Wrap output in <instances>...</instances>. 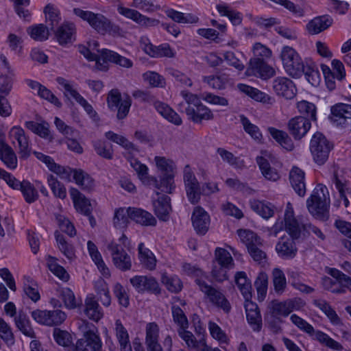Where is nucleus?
Masks as SVG:
<instances>
[{
    "label": "nucleus",
    "mask_w": 351,
    "mask_h": 351,
    "mask_svg": "<svg viewBox=\"0 0 351 351\" xmlns=\"http://www.w3.org/2000/svg\"><path fill=\"white\" fill-rule=\"evenodd\" d=\"M182 95L184 101L179 104L178 110L186 113L189 119L195 123H201L203 120L213 119L210 109L201 102L197 95L189 92H182Z\"/></svg>",
    "instance_id": "obj_1"
},
{
    "label": "nucleus",
    "mask_w": 351,
    "mask_h": 351,
    "mask_svg": "<svg viewBox=\"0 0 351 351\" xmlns=\"http://www.w3.org/2000/svg\"><path fill=\"white\" fill-rule=\"evenodd\" d=\"M73 13L88 25L98 34L101 35L111 34L118 31V26L115 25L106 16L101 13H95L88 10H83L81 8H74Z\"/></svg>",
    "instance_id": "obj_2"
},
{
    "label": "nucleus",
    "mask_w": 351,
    "mask_h": 351,
    "mask_svg": "<svg viewBox=\"0 0 351 351\" xmlns=\"http://www.w3.org/2000/svg\"><path fill=\"white\" fill-rule=\"evenodd\" d=\"M290 319L298 328L313 337L314 339L317 340L322 345L335 351L343 350V347L340 343L321 330H315L311 324L296 314L291 315Z\"/></svg>",
    "instance_id": "obj_3"
},
{
    "label": "nucleus",
    "mask_w": 351,
    "mask_h": 351,
    "mask_svg": "<svg viewBox=\"0 0 351 351\" xmlns=\"http://www.w3.org/2000/svg\"><path fill=\"white\" fill-rule=\"evenodd\" d=\"M214 255L211 276L216 281L222 282L228 280V271L234 266V260L227 250L219 247L215 249Z\"/></svg>",
    "instance_id": "obj_4"
},
{
    "label": "nucleus",
    "mask_w": 351,
    "mask_h": 351,
    "mask_svg": "<svg viewBox=\"0 0 351 351\" xmlns=\"http://www.w3.org/2000/svg\"><path fill=\"white\" fill-rule=\"evenodd\" d=\"M327 188L318 184L313 191L312 194L306 200V206L309 213L315 218L325 220L327 219L328 205L324 192Z\"/></svg>",
    "instance_id": "obj_5"
},
{
    "label": "nucleus",
    "mask_w": 351,
    "mask_h": 351,
    "mask_svg": "<svg viewBox=\"0 0 351 351\" xmlns=\"http://www.w3.org/2000/svg\"><path fill=\"white\" fill-rule=\"evenodd\" d=\"M333 144L321 132H315L310 141V151L314 162L323 165L328 160Z\"/></svg>",
    "instance_id": "obj_6"
},
{
    "label": "nucleus",
    "mask_w": 351,
    "mask_h": 351,
    "mask_svg": "<svg viewBox=\"0 0 351 351\" xmlns=\"http://www.w3.org/2000/svg\"><path fill=\"white\" fill-rule=\"evenodd\" d=\"M280 58L284 69L289 75L299 78L303 75L305 63L293 47H284L281 51Z\"/></svg>",
    "instance_id": "obj_7"
},
{
    "label": "nucleus",
    "mask_w": 351,
    "mask_h": 351,
    "mask_svg": "<svg viewBox=\"0 0 351 351\" xmlns=\"http://www.w3.org/2000/svg\"><path fill=\"white\" fill-rule=\"evenodd\" d=\"M237 233L242 242L246 245L248 252L254 261L260 263L266 259V253L258 247L262 245L261 239L256 233L243 229L238 230Z\"/></svg>",
    "instance_id": "obj_8"
},
{
    "label": "nucleus",
    "mask_w": 351,
    "mask_h": 351,
    "mask_svg": "<svg viewBox=\"0 0 351 351\" xmlns=\"http://www.w3.org/2000/svg\"><path fill=\"white\" fill-rule=\"evenodd\" d=\"M195 282L198 285L199 290L204 293L210 303L216 307L222 309L226 313L230 312V303L219 290L209 285L203 279L197 278L195 280Z\"/></svg>",
    "instance_id": "obj_9"
},
{
    "label": "nucleus",
    "mask_w": 351,
    "mask_h": 351,
    "mask_svg": "<svg viewBox=\"0 0 351 351\" xmlns=\"http://www.w3.org/2000/svg\"><path fill=\"white\" fill-rule=\"evenodd\" d=\"M8 137L12 145L17 143L19 158L27 160L32 154L31 141L24 129L19 125L12 127L8 132Z\"/></svg>",
    "instance_id": "obj_10"
},
{
    "label": "nucleus",
    "mask_w": 351,
    "mask_h": 351,
    "mask_svg": "<svg viewBox=\"0 0 351 351\" xmlns=\"http://www.w3.org/2000/svg\"><path fill=\"white\" fill-rule=\"evenodd\" d=\"M130 282L134 290L141 294L159 295L161 293L158 282L150 275H135L130 279Z\"/></svg>",
    "instance_id": "obj_11"
},
{
    "label": "nucleus",
    "mask_w": 351,
    "mask_h": 351,
    "mask_svg": "<svg viewBox=\"0 0 351 351\" xmlns=\"http://www.w3.org/2000/svg\"><path fill=\"white\" fill-rule=\"evenodd\" d=\"M33 319L39 324L47 326H57L62 324L66 318V315L61 310L36 309L31 313Z\"/></svg>",
    "instance_id": "obj_12"
},
{
    "label": "nucleus",
    "mask_w": 351,
    "mask_h": 351,
    "mask_svg": "<svg viewBox=\"0 0 351 351\" xmlns=\"http://www.w3.org/2000/svg\"><path fill=\"white\" fill-rule=\"evenodd\" d=\"M107 249L110 252L114 265L121 271H127L132 269L130 256L117 243L111 241L107 245Z\"/></svg>",
    "instance_id": "obj_13"
},
{
    "label": "nucleus",
    "mask_w": 351,
    "mask_h": 351,
    "mask_svg": "<svg viewBox=\"0 0 351 351\" xmlns=\"http://www.w3.org/2000/svg\"><path fill=\"white\" fill-rule=\"evenodd\" d=\"M330 119L332 123L340 128H346L351 123V104L337 103L330 108Z\"/></svg>",
    "instance_id": "obj_14"
},
{
    "label": "nucleus",
    "mask_w": 351,
    "mask_h": 351,
    "mask_svg": "<svg viewBox=\"0 0 351 351\" xmlns=\"http://www.w3.org/2000/svg\"><path fill=\"white\" fill-rule=\"evenodd\" d=\"M102 346L99 335L88 330L76 341L73 351H102Z\"/></svg>",
    "instance_id": "obj_15"
},
{
    "label": "nucleus",
    "mask_w": 351,
    "mask_h": 351,
    "mask_svg": "<svg viewBox=\"0 0 351 351\" xmlns=\"http://www.w3.org/2000/svg\"><path fill=\"white\" fill-rule=\"evenodd\" d=\"M246 73L261 79L267 80L273 77L276 71L273 67L267 64L263 58L253 57L250 60L249 66Z\"/></svg>",
    "instance_id": "obj_16"
},
{
    "label": "nucleus",
    "mask_w": 351,
    "mask_h": 351,
    "mask_svg": "<svg viewBox=\"0 0 351 351\" xmlns=\"http://www.w3.org/2000/svg\"><path fill=\"white\" fill-rule=\"evenodd\" d=\"M265 156H258L256 158V162L261 171L263 176L269 180L276 181L280 176L278 171L271 167V163H274L275 157L267 151L262 152Z\"/></svg>",
    "instance_id": "obj_17"
},
{
    "label": "nucleus",
    "mask_w": 351,
    "mask_h": 351,
    "mask_svg": "<svg viewBox=\"0 0 351 351\" xmlns=\"http://www.w3.org/2000/svg\"><path fill=\"white\" fill-rule=\"evenodd\" d=\"M311 127L310 120L304 116H296L288 122V130L295 140L302 139Z\"/></svg>",
    "instance_id": "obj_18"
},
{
    "label": "nucleus",
    "mask_w": 351,
    "mask_h": 351,
    "mask_svg": "<svg viewBox=\"0 0 351 351\" xmlns=\"http://www.w3.org/2000/svg\"><path fill=\"white\" fill-rule=\"evenodd\" d=\"M272 88L276 95L287 99H293L297 92L293 82L286 77H278L272 82Z\"/></svg>",
    "instance_id": "obj_19"
},
{
    "label": "nucleus",
    "mask_w": 351,
    "mask_h": 351,
    "mask_svg": "<svg viewBox=\"0 0 351 351\" xmlns=\"http://www.w3.org/2000/svg\"><path fill=\"white\" fill-rule=\"evenodd\" d=\"M331 182L339 192L341 199H343L344 206L348 208L350 205L348 195L351 196L350 182L346 178L343 172L339 171H334L331 177Z\"/></svg>",
    "instance_id": "obj_20"
},
{
    "label": "nucleus",
    "mask_w": 351,
    "mask_h": 351,
    "mask_svg": "<svg viewBox=\"0 0 351 351\" xmlns=\"http://www.w3.org/2000/svg\"><path fill=\"white\" fill-rule=\"evenodd\" d=\"M158 195L157 199H152L153 211L160 221H167L169 219L170 213L171 211V198L165 194Z\"/></svg>",
    "instance_id": "obj_21"
},
{
    "label": "nucleus",
    "mask_w": 351,
    "mask_h": 351,
    "mask_svg": "<svg viewBox=\"0 0 351 351\" xmlns=\"http://www.w3.org/2000/svg\"><path fill=\"white\" fill-rule=\"evenodd\" d=\"M328 274L337 280L336 287H332L330 291L336 294L351 292V277L336 268H330Z\"/></svg>",
    "instance_id": "obj_22"
},
{
    "label": "nucleus",
    "mask_w": 351,
    "mask_h": 351,
    "mask_svg": "<svg viewBox=\"0 0 351 351\" xmlns=\"http://www.w3.org/2000/svg\"><path fill=\"white\" fill-rule=\"evenodd\" d=\"M192 224L199 235H204L208 232L210 225V216L202 208L197 207L194 209L192 217Z\"/></svg>",
    "instance_id": "obj_23"
},
{
    "label": "nucleus",
    "mask_w": 351,
    "mask_h": 351,
    "mask_svg": "<svg viewBox=\"0 0 351 351\" xmlns=\"http://www.w3.org/2000/svg\"><path fill=\"white\" fill-rule=\"evenodd\" d=\"M285 230L291 237V239H298L301 236L302 230H306V225H301L294 217L292 208H287L285 213Z\"/></svg>",
    "instance_id": "obj_24"
},
{
    "label": "nucleus",
    "mask_w": 351,
    "mask_h": 351,
    "mask_svg": "<svg viewBox=\"0 0 351 351\" xmlns=\"http://www.w3.org/2000/svg\"><path fill=\"white\" fill-rule=\"evenodd\" d=\"M237 88L239 90V91L245 94L256 101L269 105H272L275 103L274 97L258 90L256 88L240 83L237 84Z\"/></svg>",
    "instance_id": "obj_25"
},
{
    "label": "nucleus",
    "mask_w": 351,
    "mask_h": 351,
    "mask_svg": "<svg viewBox=\"0 0 351 351\" xmlns=\"http://www.w3.org/2000/svg\"><path fill=\"white\" fill-rule=\"evenodd\" d=\"M155 110L169 122L179 126L182 124L180 116L168 104L156 99L153 104Z\"/></svg>",
    "instance_id": "obj_26"
},
{
    "label": "nucleus",
    "mask_w": 351,
    "mask_h": 351,
    "mask_svg": "<svg viewBox=\"0 0 351 351\" xmlns=\"http://www.w3.org/2000/svg\"><path fill=\"white\" fill-rule=\"evenodd\" d=\"M293 239L281 238L276 245V251L279 257L283 259H293L297 254L298 248Z\"/></svg>",
    "instance_id": "obj_27"
},
{
    "label": "nucleus",
    "mask_w": 351,
    "mask_h": 351,
    "mask_svg": "<svg viewBox=\"0 0 351 351\" xmlns=\"http://www.w3.org/2000/svg\"><path fill=\"white\" fill-rule=\"evenodd\" d=\"M69 193L75 210L84 215H90L93 210L90 200L75 188L71 187Z\"/></svg>",
    "instance_id": "obj_28"
},
{
    "label": "nucleus",
    "mask_w": 351,
    "mask_h": 351,
    "mask_svg": "<svg viewBox=\"0 0 351 351\" xmlns=\"http://www.w3.org/2000/svg\"><path fill=\"white\" fill-rule=\"evenodd\" d=\"M305 173L298 167H293L289 172V181L295 192L300 197L306 194Z\"/></svg>",
    "instance_id": "obj_29"
},
{
    "label": "nucleus",
    "mask_w": 351,
    "mask_h": 351,
    "mask_svg": "<svg viewBox=\"0 0 351 351\" xmlns=\"http://www.w3.org/2000/svg\"><path fill=\"white\" fill-rule=\"evenodd\" d=\"M130 210V219L143 226H156V219L153 215L140 208L132 207Z\"/></svg>",
    "instance_id": "obj_30"
},
{
    "label": "nucleus",
    "mask_w": 351,
    "mask_h": 351,
    "mask_svg": "<svg viewBox=\"0 0 351 351\" xmlns=\"http://www.w3.org/2000/svg\"><path fill=\"white\" fill-rule=\"evenodd\" d=\"M0 160L10 170H14L18 166V158L14 149L6 143H0Z\"/></svg>",
    "instance_id": "obj_31"
},
{
    "label": "nucleus",
    "mask_w": 351,
    "mask_h": 351,
    "mask_svg": "<svg viewBox=\"0 0 351 351\" xmlns=\"http://www.w3.org/2000/svg\"><path fill=\"white\" fill-rule=\"evenodd\" d=\"M143 50L152 58H173L175 56V53L169 43H162L156 46L151 43H148L145 44Z\"/></svg>",
    "instance_id": "obj_32"
},
{
    "label": "nucleus",
    "mask_w": 351,
    "mask_h": 351,
    "mask_svg": "<svg viewBox=\"0 0 351 351\" xmlns=\"http://www.w3.org/2000/svg\"><path fill=\"white\" fill-rule=\"evenodd\" d=\"M56 81L63 88V95L65 99L71 104H73L71 99L79 103L84 98L76 89V84L74 82L69 81L62 77H56Z\"/></svg>",
    "instance_id": "obj_33"
},
{
    "label": "nucleus",
    "mask_w": 351,
    "mask_h": 351,
    "mask_svg": "<svg viewBox=\"0 0 351 351\" xmlns=\"http://www.w3.org/2000/svg\"><path fill=\"white\" fill-rule=\"evenodd\" d=\"M16 328L25 336L35 338L36 333L32 326L31 321L23 311H19L14 319Z\"/></svg>",
    "instance_id": "obj_34"
},
{
    "label": "nucleus",
    "mask_w": 351,
    "mask_h": 351,
    "mask_svg": "<svg viewBox=\"0 0 351 351\" xmlns=\"http://www.w3.org/2000/svg\"><path fill=\"white\" fill-rule=\"evenodd\" d=\"M333 23L332 18L329 15H322L314 18L306 25V29L309 34H317L327 29Z\"/></svg>",
    "instance_id": "obj_35"
},
{
    "label": "nucleus",
    "mask_w": 351,
    "mask_h": 351,
    "mask_svg": "<svg viewBox=\"0 0 351 351\" xmlns=\"http://www.w3.org/2000/svg\"><path fill=\"white\" fill-rule=\"evenodd\" d=\"M25 126L35 134L49 142H52L54 138L49 130V124L45 121H42L40 123L27 121H25Z\"/></svg>",
    "instance_id": "obj_36"
},
{
    "label": "nucleus",
    "mask_w": 351,
    "mask_h": 351,
    "mask_svg": "<svg viewBox=\"0 0 351 351\" xmlns=\"http://www.w3.org/2000/svg\"><path fill=\"white\" fill-rule=\"evenodd\" d=\"M84 313L90 319L96 322L104 316L103 310L93 294L88 295L85 300Z\"/></svg>",
    "instance_id": "obj_37"
},
{
    "label": "nucleus",
    "mask_w": 351,
    "mask_h": 351,
    "mask_svg": "<svg viewBox=\"0 0 351 351\" xmlns=\"http://www.w3.org/2000/svg\"><path fill=\"white\" fill-rule=\"evenodd\" d=\"M75 26L73 23H66L60 26L56 32V37L60 45L72 43L75 40Z\"/></svg>",
    "instance_id": "obj_38"
},
{
    "label": "nucleus",
    "mask_w": 351,
    "mask_h": 351,
    "mask_svg": "<svg viewBox=\"0 0 351 351\" xmlns=\"http://www.w3.org/2000/svg\"><path fill=\"white\" fill-rule=\"evenodd\" d=\"M138 256L140 263L148 270H154L156 265V259L153 252L145 247L143 243L138 245Z\"/></svg>",
    "instance_id": "obj_39"
},
{
    "label": "nucleus",
    "mask_w": 351,
    "mask_h": 351,
    "mask_svg": "<svg viewBox=\"0 0 351 351\" xmlns=\"http://www.w3.org/2000/svg\"><path fill=\"white\" fill-rule=\"evenodd\" d=\"M267 131L271 136L284 149L292 151L294 148L293 143L288 134L274 127H269Z\"/></svg>",
    "instance_id": "obj_40"
},
{
    "label": "nucleus",
    "mask_w": 351,
    "mask_h": 351,
    "mask_svg": "<svg viewBox=\"0 0 351 351\" xmlns=\"http://www.w3.org/2000/svg\"><path fill=\"white\" fill-rule=\"evenodd\" d=\"M234 278L235 283L245 300L251 299L252 287L251 281L247 278L246 273L245 271H238L236 273Z\"/></svg>",
    "instance_id": "obj_41"
},
{
    "label": "nucleus",
    "mask_w": 351,
    "mask_h": 351,
    "mask_svg": "<svg viewBox=\"0 0 351 351\" xmlns=\"http://www.w3.org/2000/svg\"><path fill=\"white\" fill-rule=\"evenodd\" d=\"M231 79L226 73L204 76L203 82L214 89L223 90L230 84Z\"/></svg>",
    "instance_id": "obj_42"
},
{
    "label": "nucleus",
    "mask_w": 351,
    "mask_h": 351,
    "mask_svg": "<svg viewBox=\"0 0 351 351\" xmlns=\"http://www.w3.org/2000/svg\"><path fill=\"white\" fill-rule=\"evenodd\" d=\"M250 205L253 211L264 219H268L274 214V206L269 202L253 199L250 201Z\"/></svg>",
    "instance_id": "obj_43"
},
{
    "label": "nucleus",
    "mask_w": 351,
    "mask_h": 351,
    "mask_svg": "<svg viewBox=\"0 0 351 351\" xmlns=\"http://www.w3.org/2000/svg\"><path fill=\"white\" fill-rule=\"evenodd\" d=\"M130 165L136 172L138 178L145 184L151 185V182L156 183V178L149 176L148 174V167L146 165L141 163L137 159H132Z\"/></svg>",
    "instance_id": "obj_44"
},
{
    "label": "nucleus",
    "mask_w": 351,
    "mask_h": 351,
    "mask_svg": "<svg viewBox=\"0 0 351 351\" xmlns=\"http://www.w3.org/2000/svg\"><path fill=\"white\" fill-rule=\"evenodd\" d=\"M306 80L313 86L319 84L321 77L316 64L312 61H306L304 66V73Z\"/></svg>",
    "instance_id": "obj_45"
},
{
    "label": "nucleus",
    "mask_w": 351,
    "mask_h": 351,
    "mask_svg": "<svg viewBox=\"0 0 351 351\" xmlns=\"http://www.w3.org/2000/svg\"><path fill=\"white\" fill-rule=\"evenodd\" d=\"M104 58L108 60L110 62L125 69H130L134 64L132 60L121 56L117 52L110 49H106L104 53Z\"/></svg>",
    "instance_id": "obj_46"
},
{
    "label": "nucleus",
    "mask_w": 351,
    "mask_h": 351,
    "mask_svg": "<svg viewBox=\"0 0 351 351\" xmlns=\"http://www.w3.org/2000/svg\"><path fill=\"white\" fill-rule=\"evenodd\" d=\"M117 10L118 12L122 16H124L128 19H132L140 25H147L149 23V22L153 21L150 18H148L141 14L139 12H138L136 10L128 8L123 6H119Z\"/></svg>",
    "instance_id": "obj_47"
},
{
    "label": "nucleus",
    "mask_w": 351,
    "mask_h": 351,
    "mask_svg": "<svg viewBox=\"0 0 351 351\" xmlns=\"http://www.w3.org/2000/svg\"><path fill=\"white\" fill-rule=\"evenodd\" d=\"M161 282L167 289L171 293H178L183 288L182 280L176 275H169L165 273L162 275Z\"/></svg>",
    "instance_id": "obj_48"
},
{
    "label": "nucleus",
    "mask_w": 351,
    "mask_h": 351,
    "mask_svg": "<svg viewBox=\"0 0 351 351\" xmlns=\"http://www.w3.org/2000/svg\"><path fill=\"white\" fill-rule=\"evenodd\" d=\"M313 305L319 308L330 319L332 324H339L341 322L340 318L336 311L332 308L328 302L324 300H314Z\"/></svg>",
    "instance_id": "obj_49"
},
{
    "label": "nucleus",
    "mask_w": 351,
    "mask_h": 351,
    "mask_svg": "<svg viewBox=\"0 0 351 351\" xmlns=\"http://www.w3.org/2000/svg\"><path fill=\"white\" fill-rule=\"evenodd\" d=\"M174 173L162 174L160 182L156 179V183L151 182V185L167 193H172L176 186L174 184Z\"/></svg>",
    "instance_id": "obj_50"
},
{
    "label": "nucleus",
    "mask_w": 351,
    "mask_h": 351,
    "mask_svg": "<svg viewBox=\"0 0 351 351\" xmlns=\"http://www.w3.org/2000/svg\"><path fill=\"white\" fill-rule=\"evenodd\" d=\"M55 238L58 247L60 252L69 260H72L75 257V248L72 243L66 241L63 234L58 231L55 232Z\"/></svg>",
    "instance_id": "obj_51"
},
{
    "label": "nucleus",
    "mask_w": 351,
    "mask_h": 351,
    "mask_svg": "<svg viewBox=\"0 0 351 351\" xmlns=\"http://www.w3.org/2000/svg\"><path fill=\"white\" fill-rule=\"evenodd\" d=\"M73 182L80 186L82 189L86 191L92 190L95 186L94 180L81 169H79V171H75Z\"/></svg>",
    "instance_id": "obj_52"
},
{
    "label": "nucleus",
    "mask_w": 351,
    "mask_h": 351,
    "mask_svg": "<svg viewBox=\"0 0 351 351\" xmlns=\"http://www.w3.org/2000/svg\"><path fill=\"white\" fill-rule=\"evenodd\" d=\"M132 207L128 208H119L114 211L113 218V223L116 228L122 229L128 226L129 219H130V209Z\"/></svg>",
    "instance_id": "obj_53"
},
{
    "label": "nucleus",
    "mask_w": 351,
    "mask_h": 351,
    "mask_svg": "<svg viewBox=\"0 0 351 351\" xmlns=\"http://www.w3.org/2000/svg\"><path fill=\"white\" fill-rule=\"evenodd\" d=\"M27 32L32 39L40 42L47 40L49 36L48 27L42 23L29 27Z\"/></svg>",
    "instance_id": "obj_54"
},
{
    "label": "nucleus",
    "mask_w": 351,
    "mask_h": 351,
    "mask_svg": "<svg viewBox=\"0 0 351 351\" xmlns=\"http://www.w3.org/2000/svg\"><path fill=\"white\" fill-rule=\"evenodd\" d=\"M165 13L169 18L178 23H195L198 21V17L192 14L185 15L184 13L171 8L166 10Z\"/></svg>",
    "instance_id": "obj_55"
},
{
    "label": "nucleus",
    "mask_w": 351,
    "mask_h": 351,
    "mask_svg": "<svg viewBox=\"0 0 351 351\" xmlns=\"http://www.w3.org/2000/svg\"><path fill=\"white\" fill-rule=\"evenodd\" d=\"M47 261L49 270L56 276L64 282H67L69 280V274L62 266L56 263L55 257L49 255Z\"/></svg>",
    "instance_id": "obj_56"
},
{
    "label": "nucleus",
    "mask_w": 351,
    "mask_h": 351,
    "mask_svg": "<svg viewBox=\"0 0 351 351\" xmlns=\"http://www.w3.org/2000/svg\"><path fill=\"white\" fill-rule=\"evenodd\" d=\"M105 136L108 140L115 143L125 149L138 152V147L132 142H130L125 136L119 135L112 131H108L105 133Z\"/></svg>",
    "instance_id": "obj_57"
},
{
    "label": "nucleus",
    "mask_w": 351,
    "mask_h": 351,
    "mask_svg": "<svg viewBox=\"0 0 351 351\" xmlns=\"http://www.w3.org/2000/svg\"><path fill=\"white\" fill-rule=\"evenodd\" d=\"M269 308L271 316L278 319V321H280L281 316L287 317L289 315L286 300L283 302L273 300L270 302Z\"/></svg>",
    "instance_id": "obj_58"
},
{
    "label": "nucleus",
    "mask_w": 351,
    "mask_h": 351,
    "mask_svg": "<svg viewBox=\"0 0 351 351\" xmlns=\"http://www.w3.org/2000/svg\"><path fill=\"white\" fill-rule=\"evenodd\" d=\"M297 108L300 113V116H304L307 117L310 122L311 121H316V106L314 104L307 101L306 100H302L299 101L297 104Z\"/></svg>",
    "instance_id": "obj_59"
},
{
    "label": "nucleus",
    "mask_w": 351,
    "mask_h": 351,
    "mask_svg": "<svg viewBox=\"0 0 351 351\" xmlns=\"http://www.w3.org/2000/svg\"><path fill=\"white\" fill-rule=\"evenodd\" d=\"M272 281L275 291L278 294H282L287 287V280L284 272L280 269H273Z\"/></svg>",
    "instance_id": "obj_60"
},
{
    "label": "nucleus",
    "mask_w": 351,
    "mask_h": 351,
    "mask_svg": "<svg viewBox=\"0 0 351 351\" xmlns=\"http://www.w3.org/2000/svg\"><path fill=\"white\" fill-rule=\"evenodd\" d=\"M21 191L25 201L28 204H32L38 199L39 195L36 186L28 180H23Z\"/></svg>",
    "instance_id": "obj_61"
},
{
    "label": "nucleus",
    "mask_w": 351,
    "mask_h": 351,
    "mask_svg": "<svg viewBox=\"0 0 351 351\" xmlns=\"http://www.w3.org/2000/svg\"><path fill=\"white\" fill-rule=\"evenodd\" d=\"M254 286L257 291L258 300L263 301L267 294L268 286V276L266 273L261 272L258 274L254 282Z\"/></svg>",
    "instance_id": "obj_62"
},
{
    "label": "nucleus",
    "mask_w": 351,
    "mask_h": 351,
    "mask_svg": "<svg viewBox=\"0 0 351 351\" xmlns=\"http://www.w3.org/2000/svg\"><path fill=\"white\" fill-rule=\"evenodd\" d=\"M93 145L96 153L106 159H112L113 156L112 146L104 141L97 140L93 141Z\"/></svg>",
    "instance_id": "obj_63"
},
{
    "label": "nucleus",
    "mask_w": 351,
    "mask_h": 351,
    "mask_svg": "<svg viewBox=\"0 0 351 351\" xmlns=\"http://www.w3.org/2000/svg\"><path fill=\"white\" fill-rule=\"evenodd\" d=\"M47 182L55 197L62 199H64L66 197L65 186L53 175H50L47 177Z\"/></svg>",
    "instance_id": "obj_64"
}]
</instances>
